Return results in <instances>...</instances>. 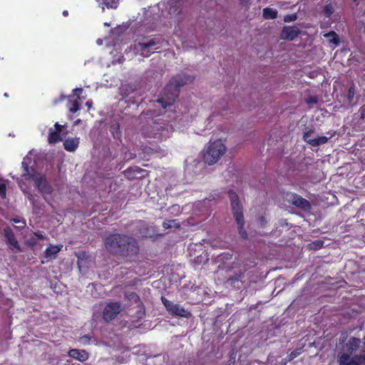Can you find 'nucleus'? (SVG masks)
<instances>
[{
  "mask_svg": "<svg viewBox=\"0 0 365 365\" xmlns=\"http://www.w3.org/2000/svg\"><path fill=\"white\" fill-rule=\"evenodd\" d=\"M144 312H145L144 310L143 311H140L139 316L141 317V315H143Z\"/></svg>",
  "mask_w": 365,
  "mask_h": 365,
  "instance_id": "de8ad7c7",
  "label": "nucleus"
},
{
  "mask_svg": "<svg viewBox=\"0 0 365 365\" xmlns=\"http://www.w3.org/2000/svg\"><path fill=\"white\" fill-rule=\"evenodd\" d=\"M80 110V103L78 101V98L71 102V105L69 106V110L72 113H76Z\"/></svg>",
  "mask_w": 365,
  "mask_h": 365,
  "instance_id": "a878e982",
  "label": "nucleus"
},
{
  "mask_svg": "<svg viewBox=\"0 0 365 365\" xmlns=\"http://www.w3.org/2000/svg\"><path fill=\"white\" fill-rule=\"evenodd\" d=\"M37 241H38V240L34 236L29 239L28 244L30 246L34 247L37 245Z\"/></svg>",
  "mask_w": 365,
  "mask_h": 365,
  "instance_id": "c9c22d12",
  "label": "nucleus"
},
{
  "mask_svg": "<svg viewBox=\"0 0 365 365\" xmlns=\"http://www.w3.org/2000/svg\"><path fill=\"white\" fill-rule=\"evenodd\" d=\"M168 125L163 120H151L141 128V133L144 137L163 139L168 133Z\"/></svg>",
  "mask_w": 365,
  "mask_h": 365,
  "instance_id": "20e7f679",
  "label": "nucleus"
},
{
  "mask_svg": "<svg viewBox=\"0 0 365 365\" xmlns=\"http://www.w3.org/2000/svg\"><path fill=\"white\" fill-rule=\"evenodd\" d=\"M300 34L299 29L296 26H284L280 33L282 40L294 41Z\"/></svg>",
  "mask_w": 365,
  "mask_h": 365,
  "instance_id": "4468645a",
  "label": "nucleus"
},
{
  "mask_svg": "<svg viewBox=\"0 0 365 365\" xmlns=\"http://www.w3.org/2000/svg\"><path fill=\"white\" fill-rule=\"evenodd\" d=\"M125 298L130 302L137 304L143 309V304L137 293L131 292L125 294Z\"/></svg>",
  "mask_w": 365,
  "mask_h": 365,
  "instance_id": "6ab92c4d",
  "label": "nucleus"
},
{
  "mask_svg": "<svg viewBox=\"0 0 365 365\" xmlns=\"http://www.w3.org/2000/svg\"><path fill=\"white\" fill-rule=\"evenodd\" d=\"M13 221L16 223H18L19 222V220H16V219H14Z\"/></svg>",
  "mask_w": 365,
  "mask_h": 365,
  "instance_id": "09e8293b",
  "label": "nucleus"
},
{
  "mask_svg": "<svg viewBox=\"0 0 365 365\" xmlns=\"http://www.w3.org/2000/svg\"><path fill=\"white\" fill-rule=\"evenodd\" d=\"M161 302L168 312L172 316L185 317L187 319H189L192 316L191 313L186 310L183 307L178 304H175L166 299L165 297H161Z\"/></svg>",
  "mask_w": 365,
  "mask_h": 365,
  "instance_id": "0eeeda50",
  "label": "nucleus"
},
{
  "mask_svg": "<svg viewBox=\"0 0 365 365\" xmlns=\"http://www.w3.org/2000/svg\"><path fill=\"white\" fill-rule=\"evenodd\" d=\"M62 140L61 133L54 131L52 128L49 129L48 142L49 144H55Z\"/></svg>",
  "mask_w": 365,
  "mask_h": 365,
  "instance_id": "a211bd4d",
  "label": "nucleus"
},
{
  "mask_svg": "<svg viewBox=\"0 0 365 365\" xmlns=\"http://www.w3.org/2000/svg\"><path fill=\"white\" fill-rule=\"evenodd\" d=\"M314 132V130L312 128H306V130L304 132L303 139L308 144H309L310 140H312L310 137Z\"/></svg>",
  "mask_w": 365,
  "mask_h": 365,
  "instance_id": "bb28decb",
  "label": "nucleus"
},
{
  "mask_svg": "<svg viewBox=\"0 0 365 365\" xmlns=\"http://www.w3.org/2000/svg\"><path fill=\"white\" fill-rule=\"evenodd\" d=\"M4 235L6 238V242L8 245L9 249L14 252H19L21 251V247L15 237L14 233L12 229L9 226H6L4 229Z\"/></svg>",
  "mask_w": 365,
  "mask_h": 365,
  "instance_id": "ddd939ff",
  "label": "nucleus"
},
{
  "mask_svg": "<svg viewBox=\"0 0 365 365\" xmlns=\"http://www.w3.org/2000/svg\"><path fill=\"white\" fill-rule=\"evenodd\" d=\"M4 96H5V97H8V96H9V95H8L6 93H4Z\"/></svg>",
  "mask_w": 365,
  "mask_h": 365,
  "instance_id": "603ef678",
  "label": "nucleus"
},
{
  "mask_svg": "<svg viewBox=\"0 0 365 365\" xmlns=\"http://www.w3.org/2000/svg\"><path fill=\"white\" fill-rule=\"evenodd\" d=\"M90 340L91 337L87 334H85L80 338V341L84 344H89Z\"/></svg>",
  "mask_w": 365,
  "mask_h": 365,
  "instance_id": "72a5a7b5",
  "label": "nucleus"
},
{
  "mask_svg": "<svg viewBox=\"0 0 365 365\" xmlns=\"http://www.w3.org/2000/svg\"><path fill=\"white\" fill-rule=\"evenodd\" d=\"M106 250L111 255L125 261H130L140 252L138 240L133 236L123 233H111L104 239Z\"/></svg>",
  "mask_w": 365,
  "mask_h": 365,
  "instance_id": "f257e3e1",
  "label": "nucleus"
},
{
  "mask_svg": "<svg viewBox=\"0 0 365 365\" xmlns=\"http://www.w3.org/2000/svg\"><path fill=\"white\" fill-rule=\"evenodd\" d=\"M194 78L185 73H179L173 76L169 83L163 88L160 96L158 98L157 103L166 109L172 106L180 93V88L193 81Z\"/></svg>",
  "mask_w": 365,
  "mask_h": 365,
  "instance_id": "f03ea898",
  "label": "nucleus"
},
{
  "mask_svg": "<svg viewBox=\"0 0 365 365\" xmlns=\"http://www.w3.org/2000/svg\"><path fill=\"white\" fill-rule=\"evenodd\" d=\"M170 223H175V220H169L164 221L163 223V227L165 230H168V229L171 228V224Z\"/></svg>",
  "mask_w": 365,
  "mask_h": 365,
  "instance_id": "2f4dec72",
  "label": "nucleus"
},
{
  "mask_svg": "<svg viewBox=\"0 0 365 365\" xmlns=\"http://www.w3.org/2000/svg\"><path fill=\"white\" fill-rule=\"evenodd\" d=\"M92 103H92V101H87V102L86 103V105L88 108H91V106H92Z\"/></svg>",
  "mask_w": 365,
  "mask_h": 365,
  "instance_id": "a18cd8bd",
  "label": "nucleus"
},
{
  "mask_svg": "<svg viewBox=\"0 0 365 365\" xmlns=\"http://www.w3.org/2000/svg\"><path fill=\"white\" fill-rule=\"evenodd\" d=\"M132 170L131 169H127L125 171V173L127 176H129L130 175V173H131Z\"/></svg>",
  "mask_w": 365,
  "mask_h": 365,
  "instance_id": "c03bdc74",
  "label": "nucleus"
},
{
  "mask_svg": "<svg viewBox=\"0 0 365 365\" xmlns=\"http://www.w3.org/2000/svg\"><path fill=\"white\" fill-rule=\"evenodd\" d=\"M62 14L64 16H68V11L67 10H64L62 13Z\"/></svg>",
  "mask_w": 365,
  "mask_h": 365,
  "instance_id": "49530a36",
  "label": "nucleus"
},
{
  "mask_svg": "<svg viewBox=\"0 0 365 365\" xmlns=\"http://www.w3.org/2000/svg\"><path fill=\"white\" fill-rule=\"evenodd\" d=\"M68 355L70 357L76 360H78L81 362H84L87 361L89 358V354L87 351H86L85 350L77 349H70L68 353Z\"/></svg>",
  "mask_w": 365,
  "mask_h": 365,
  "instance_id": "dca6fc26",
  "label": "nucleus"
},
{
  "mask_svg": "<svg viewBox=\"0 0 365 365\" xmlns=\"http://www.w3.org/2000/svg\"><path fill=\"white\" fill-rule=\"evenodd\" d=\"M110 132L115 138H119L121 135L120 125L115 123L110 127Z\"/></svg>",
  "mask_w": 365,
  "mask_h": 365,
  "instance_id": "5701e85b",
  "label": "nucleus"
},
{
  "mask_svg": "<svg viewBox=\"0 0 365 365\" xmlns=\"http://www.w3.org/2000/svg\"><path fill=\"white\" fill-rule=\"evenodd\" d=\"M353 1H356V0H352Z\"/></svg>",
  "mask_w": 365,
  "mask_h": 365,
  "instance_id": "864d4df0",
  "label": "nucleus"
},
{
  "mask_svg": "<svg viewBox=\"0 0 365 365\" xmlns=\"http://www.w3.org/2000/svg\"><path fill=\"white\" fill-rule=\"evenodd\" d=\"M120 0H103V4L108 9H116L118 6Z\"/></svg>",
  "mask_w": 365,
  "mask_h": 365,
  "instance_id": "b1692460",
  "label": "nucleus"
},
{
  "mask_svg": "<svg viewBox=\"0 0 365 365\" xmlns=\"http://www.w3.org/2000/svg\"><path fill=\"white\" fill-rule=\"evenodd\" d=\"M226 149L225 145L220 139L210 143L203 154L205 163L210 165H214L225 154Z\"/></svg>",
  "mask_w": 365,
  "mask_h": 365,
  "instance_id": "39448f33",
  "label": "nucleus"
},
{
  "mask_svg": "<svg viewBox=\"0 0 365 365\" xmlns=\"http://www.w3.org/2000/svg\"><path fill=\"white\" fill-rule=\"evenodd\" d=\"M277 11L275 9L267 7L263 9L262 16L265 19H275L277 17Z\"/></svg>",
  "mask_w": 365,
  "mask_h": 365,
  "instance_id": "aec40b11",
  "label": "nucleus"
},
{
  "mask_svg": "<svg viewBox=\"0 0 365 365\" xmlns=\"http://www.w3.org/2000/svg\"><path fill=\"white\" fill-rule=\"evenodd\" d=\"M307 103L309 105H314V104H317V102H318V100H317V98L314 96H309L307 100H306Z\"/></svg>",
  "mask_w": 365,
  "mask_h": 365,
  "instance_id": "7c9ffc66",
  "label": "nucleus"
},
{
  "mask_svg": "<svg viewBox=\"0 0 365 365\" xmlns=\"http://www.w3.org/2000/svg\"><path fill=\"white\" fill-rule=\"evenodd\" d=\"M338 365H364L365 355H354L352 357L346 355H337Z\"/></svg>",
  "mask_w": 365,
  "mask_h": 365,
  "instance_id": "9b49d317",
  "label": "nucleus"
},
{
  "mask_svg": "<svg viewBox=\"0 0 365 365\" xmlns=\"http://www.w3.org/2000/svg\"><path fill=\"white\" fill-rule=\"evenodd\" d=\"M359 113L361 120L365 119V103L363 104L359 109Z\"/></svg>",
  "mask_w": 365,
  "mask_h": 365,
  "instance_id": "473e14b6",
  "label": "nucleus"
},
{
  "mask_svg": "<svg viewBox=\"0 0 365 365\" xmlns=\"http://www.w3.org/2000/svg\"><path fill=\"white\" fill-rule=\"evenodd\" d=\"M54 127L56 129L54 131L58 132L59 133L62 132L63 125H60L58 123H56Z\"/></svg>",
  "mask_w": 365,
  "mask_h": 365,
  "instance_id": "a19ab883",
  "label": "nucleus"
},
{
  "mask_svg": "<svg viewBox=\"0 0 365 365\" xmlns=\"http://www.w3.org/2000/svg\"><path fill=\"white\" fill-rule=\"evenodd\" d=\"M260 220H261L262 222H264V217H261Z\"/></svg>",
  "mask_w": 365,
  "mask_h": 365,
  "instance_id": "8fccbe9b",
  "label": "nucleus"
},
{
  "mask_svg": "<svg viewBox=\"0 0 365 365\" xmlns=\"http://www.w3.org/2000/svg\"><path fill=\"white\" fill-rule=\"evenodd\" d=\"M297 19V14L296 13L291 14H287L284 16V22H292L294 21Z\"/></svg>",
  "mask_w": 365,
  "mask_h": 365,
  "instance_id": "cd10ccee",
  "label": "nucleus"
},
{
  "mask_svg": "<svg viewBox=\"0 0 365 365\" xmlns=\"http://www.w3.org/2000/svg\"><path fill=\"white\" fill-rule=\"evenodd\" d=\"M83 92V88H78L73 90L74 95L77 96V98L80 99V95Z\"/></svg>",
  "mask_w": 365,
  "mask_h": 365,
  "instance_id": "58836bf2",
  "label": "nucleus"
},
{
  "mask_svg": "<svg viewBox=\"0 0 365 365\" xmlns=\"http://www.w3.org/2000/svg\"><path fill=\"white\" fill-rule=\"evenodd\" d=\"M286 200L293 205L294 206L300 208L304 211H308L311 209L310 202L301 195L294 192H287Z\"/></svg>",
  "mask_w": 365,
  "mask_h": 365,
  "instance_id": "9d476101",
  "label": "nucleus"
},
{
  "mask_svg": "<svg viewBox=\"0 0 365 365\" xmlns=\"http://www.w3.org/2000/svg\"><path fill=\"white\" fill-rule=\"evenodd\" d=\"M323 11L327 17H329L334 13V9L331 4H327L324 7Z\"/></svg>",
  "mask_w": 365,
  "mask_h": 365,
  "instance_id": "c85d7f7f",
  "label": "nucleus"
},
{
  "mask_svg": "<svg viewBox=\"0 0 365 365\" xmlns=\"http://www.w3.org/2000/svg\"><path fill=\"white\" fill-rule=\"evenodd\" d=\"M324 37L326 38H330V37H332L331 39H330V41L333 43H334L335 45H338L339 43V38H338V36L337 34L331 31H329L328 32L327 34H324Z\"/></svg>",
  "mask_w": 365,
  "mask_h": 365,
  "instance_id": "393cba45",
  "label": "nucleus"
},
{
  "mask_svg": "<svg viewBox=\"0 0 365 365\" xmlns=\"http://www.w3.org/2000/svg\"><path fill=\"white\" fill-rule=\"evenodd\" d=\"M62 245H50L44 251L43 257L48 260L54 259L56 258L57 255L61 250Z\"/></svg>",
  "mask_w": 365,
  "mask_h": 365,
  "instance_id": "2eb2a0df",
  "label": "nucleus"
},
{
  "mask_svg": "<svg viewBox=\"0 0 365 365\" xmlns=\"http://www.w3.org/2000/svg\"><path fill=\"white\" fill-rule=\"evenodd\" d=\"M328 140L329 138L326 136H319L310 140L309 145L313 147L319 146L327 143Z\"/></svg>",
  "mask_w": 365,
  "mask_h": 365,
  "instance_id": "412c9836",
  "label": "nucleus"
},
{
  "mask_svg": "<svg viewBox=\"0 0 365 365\" xmlns=\"http://www.w3.org/2000/svg\"><path fill=\"white\" fill-rule=\"evenodd\" d=\"M356 94V86L353 83L348 89L347 92V101L349 103H352Z\"/></svg>",
  "mask_w": 365,
  "mask_h": 365,
  "instance_id": "4be33fe9",
  "label": "nucleus"
},
{
  "mask_svg": "<svg viewBox=\"0 0 365 365\" xmlns=\"http://www.w3.org/2000/svg\"><path fill=\"white\" fill-rule=\"evenodd\" d=\"M6 184L1 183L0 184V197L2 199L6 198Z\"/></svg>",
  "mask_w": 365,
  "mask_h": 365,
  "instance_id": "c756f323",
  "label": "nucleus"
},
{
  "mask_svg": "<svg viewBox=\"0 0 365 365\" xmlns=\"http://www.w3.org/2000/svg\"><path fill=\"white\" fill-rule=\"evenodd\" d=\"M122 310L123 307L120 302H109L106 305L103 310L102 318L106 322H110L122 312Z\"/></svg>",
  "mask_w": 365,
  "mask_h": 365,
  "instance_id": "1a4fd4ad",
  "label": "nucleus"
},
{
  "mask_svg": "<svg viewBox=\"0 0 365 365\" xmlns=\"http://www.w3.org/2000/svg\"><path fill=\"white\" fill-rule=\"evenodd\" d=\"M228 196L231 202L232 215L237 224L238 232L243 239H247V233L244 228L245 219L242 206L240 201L239 196L233 190H229Z\"/></svg>",
  "mask_w": 365,
  "mask_h": 365,
  "instance_id": "7ed1b4c3",
  "label": "nucleus"
},
{
  "mask_svg": "<svg viewBox=\"0 0 365 365\" xmlns=\"http://www.w3.org/2000/svg\"><path fill=\"white\" fill-rule=\"evenodd\" d=\"M34 236L37 240H44L45 239V236L43 235V232L41 231H37V232H34Z\"/></svg>",
  "mask_w": 365,
  "mask_h": 365,
  "instance_id": "f704fd0d",
  "label": "nucleus"
},
{
  "mask_svg": "<svg viewBox=\"0 0 365 365\" xmlns=\"http://www.w3.org/2000/svg\"><path fill=\"white\" fill-rule=\"evenodd\" d=\"M240 4L242 5H247L249 2V0H240Z\"/></svg>",
  "mask_w": 365,
  "mask_h": 365,
  "instance_id": "37998d69",
  "label": "nucleus"
},
{
  "mask_svg": "<svg viewBox=\"0 0 365 365\" xmlns=\"http://www.w3.org/2000/svg\"><path fill=\"white\" fill-rule=\"evenodd\" d=\"M324 242L320 240H316L312 242V245H314L315 249H320L322 247Z\"/></svg>",
  "mask_w": 365,
  "mask_h": 365,
  "instance_id": "4c0bfd02",
  "label": "nucleus"
},
{
  "mask_svg": "<svg viewBox=\"0 0 365 365\" xmlns=\"http://www.w3.org/2000/svg\"><path fill=\"white\" fill-rule=\"evenodd\" d=\"M240 277H241V274H235V275L230 277L228 280L232 282H235L238 281L239 279L240 278Z\"/></svg>",
  "mask_w": 365,
  "mask_h": 365,
  "instance_id": "ea45409f",
  "label": "nucleus"
},
{
  "mask_svg": "<svg viewBox=\"0 0 365 365\" xmlns=\"http://www.w3.org/2000/svg\"><path fill=\"white\" fill-rule=\"evenodd\" d=\"M79 145V138H68L63 142L64 149L68 152L75 151Z\"/></svg>",
  "mask_w": 365,
  "mask_h": 365,
  "instance_id": "f3484780",
  "label": "nucleus"
},
{
  "mask_svg": "<svg viewBox=\"0 0 365 365\" xmlns=\"http://www.w3.org/2000/svg\"><path fill=\"white\" fill-rule=\"evenodd\" d=\"M33 198H34L33 195H31V197H29L30 200H31Z\"/></svg>",
  "mask_w": 365,
  "mask_h": 365,
  "instance_id": "3c124183",
  "label": "nucleus"
},
{
  "mask_svg": "<svg viewBox=\"0 0 365 365\" xmlns=\"http://www.w3.org/2000/svg\"><path fill=\"white\" fill-rule=\"evenodd\" d=\"M22 167L25 170L24 175L29 176V178L34 182L36 187L40 192L43 194H51L52 192V187L44 176L34 172H31L29 165L24 162L22 163ZM31 171H34L33 169H31Z\"/></svg>",
  "mask_w": 365,
  "mask_h": 365,
  "instance_id": "423d86ee",
  "label": "nucleus"
},
{
  "mask_svg": "<svg viewBox=\"0 0 365 365\" xmlns=\"http://www.w3.org/2000/svg\"><path fill=\"white\" fill-rule=\"evenodd\" d=\"M156 45L157 41L155 39H150L147 41L138 42L135 44V49L140 52L141 56L148 57L158 48L155 47Z\"/></svg>",
  "mask_w": 365,
  "mask_h": 365,
  "instance_id": "f8f14e48",
  "label": "nucleus"
},
{
  "mask_svg": "<svg viewBox=\"0 0 365 365\" xmlns=\"http://www.w3.org/2000/svg\"><path fill=\"white\" fill-rule=\"evenodd\" d=\"M171 227H174L175 228H179L180 227V224L177 222L176 220H175V223H170Z\"/></svg>",
  "mask_w": 365,
  "mask_h": 365,
  "instance_id": "79ce46f5",
  "label": "nucleus"
},
{
  "mask_svg": "<svg viewBox=\"0 0 365 365\" xmlns=\"http://www.w3.org/2000/svg\"><path fill=\"white\" fill-rule=\"evenodd\" d=\"M299 354V352L297 350H294V351H292L288 356L289 360L291 361V360L295 359L296 357L298 356Z\"/></svg>",
  "mask_w": 365,
  "mask_h": 365,
  "instance_id": "e433bc0d",
  "label": "nucleus"
},
{
  "mask_svg": "<svg viewBox=\"0 0 365 365\" xmlns=\"http://www.w3.org/2000/svg\"><path fill=\"white\" fill-rule=\"evenodd\" d=\"M361 344L359 338L350 337L344 344H341L337 355H346L352 357L356 354Z\"/></svg>",
  "mask_w": 365,
  "mask_h": 365,
  "instance_id": "6e6552de",
  "label": "nucleus"
}]
</instances>
